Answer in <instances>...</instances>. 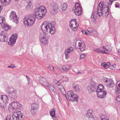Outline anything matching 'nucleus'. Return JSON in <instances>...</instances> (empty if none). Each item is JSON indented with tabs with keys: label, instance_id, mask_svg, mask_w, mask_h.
I'll list each match as a JSON object with an SVG mask.
<instances>
[{
	"label": "nucleus",
	"instance_id": "nucleus-1",
	"mask_svg": "<svg viewBox=\"0 0 120 120\" xmlns=\"http://www.w3.org/2000/svg\"><path fill=\"white\" fill-rule=\"evenodd\" d=\"M109 4L107 2L104 3L100 2L98 5L97 11L98 15L99 17L102 16L104 14L107 16L109 13Z\"/></svg>",
	"mask_w": 120,
	"mask_h": 120
},
{
	"label": "nucleus",
	"instance_id": "nucleus-2",
	"mask_svg": "<svg viewBox=\"0 0 120 120\" xmlns=\"http://www.w3.org/2000/svg\"><path fill=\"white\" fill-rule=\"evenodd\" d=\"M46 12L45 8L42 6L35 9L34 14L36 18L38 19H40L45 15Z\"/></svg>",
	"mask_w": 120,
	"mask_h": 120
},
{
	"label": "nucleus",
	"instance_id": "nucleus-3",
	"mask_svg": "<svg viewBox=\"0 0 120 120\" xmlns=\"http://www.w3.org/2000/svg\"><path fill=\"white\" fill-rule=\"evenodd\" d=\"M35 17L33 15L30 14L24 17L23 22L25 26H30L33 25L35 21Z\"/></svg>",
	"mask_w": 120,
	"mask_h": 120
},
{
	"label": "nucleus",
	"instance_id": "nucleus-4",
	"mask_svg": "<svg viewBox=\"0 0 120 120\" xmlns=\"http://www.w3.org/2000/svg\"><path fill=\"white\" fill-rule=\"evenodd\" d=\"M73 11L77 16H79L81 15L82 9L81 6L79 3H75V7L73 8Z\"/></svg>",
	"mask_w": 120,
	"mask_h": 120
},
{
	"label": "nucleus",
	"instance_id": "nucleus-5",
	"mask_svg": "<svg viewBox=\"0 0 120 120\" xmlns=\"http://www.w3.org/2000/svg\"><path fill=\"white\" fill-rule=\"evenodd\" d=\"M67 95L68 99L70 101L72 102L74 101H78V96L77 94H74L72 91H70L68 92L67 93Z\"/></svg>",
	"mask_w": 120,
	"mask_h": 120
},
{
	"label": "nucleus",
	"instance_id": "nucleus-6",
	"mask_svg": "<svg viewBox=\"0 0 120 120\" xmlns=\"http://www.w3.org/2000/svg\"><path fill=\"white\" fill-rule=\"evenodd\" d=\"M24 117L23 114L20 111L15 112L12 116L13 120H21Z\"/></svg>",
	"mask_w": 120,
	"mask_h": 120
},
{
	"label": "nucleus",
	"instance_id": "nucleus-7",
	"mask_svg": "<svg viewBox=\"0 0 120 120\" xmlns=\"http://www.w3.org/2000/svg\"><path fill=\"white\" fill-rule=\"evenodd\" d=\"M70 26L71 30L75 31L78 29V25L77 24L76 20L75 19L71 20L70 22Z\"/></svg>",
	"mask_w": 120,
	"mask_h": 120
},
{
	"label": "nucleus",
	"instance_id": "nucleus-8",
	"mask_svg": "<svg viewBox=\"0 0 120 120\" xmlns=\"http://www.w3.org/2000/svg\"><path fill=\"white\" fill-rule=\"evenodd\" d=\"M47 22H44L41 27V29L44 34H46L48 32L49 27L51 26L50 23H48L46 24Z\"/></svg>",
	"mask_w": 120,
	"mask_h": 120
},
{
	"label": "nucleus",
	"instance_id": "nucleus-9",
	"mask_svg": "<svg viewBox=\"0 0 120 120\" xmlns=\"http://www.w3.org/2000/svg\"><path fill=\"white\" fill-rule=\"evenodd\" d=\"M10 19L16 24L18 22V18L15 12L11 11L10 15Z\"/></svg>",
	"mask_w": 120,
	"mask_h": 120
},
{
	"label": "nucleus",
	"instance_id": "nucleus-10",
	"mask_svg": "<svg viewBox=\"0 0 120 120\" xmlns=\"http://www.w3.org/2000/svg\"><path fill=\"white\" fill-rule=\"evenodd\" d=\"M116 92L118 96L116 97V100L118 102L120 101V81H117L116 83Z\"/></svg>",
	"mask_w": 120,
	"mask_h": 120
},
{
	"label": "nucleus",
	"instance_id": "nucleus-11",
	"mask_svg": "<svg viewBox=\"0 0 120 120\" xmlns=\"http://www.w3.org/2000/svg\"><path fill=\"white\" fill-rule=\"evenodd\" d=\"M31 106V112L32 114H34L39 108L38 105V104L34 103L32 104Z\"/></svg>",
	"mask_w": 120,
	"mask_h": 120
},
{
	"label": "nucleus",
	"instance_id": "nucleus-12",
	"mask_svg": "<svg viewBox=\"0 0 120 120\" xmlns=\"http://www.w3.org/2000/svg\"><path fill=\"white\" fill-rule=\"evenodd\" d=\"M17 38V35L15 34L12 35L10 38L9 42H8V44L11 46H12L15 43Z\"/></svg>",
	"mask_w": 120,
	"mask_h": 120
},
{
	"label": "nucleus",
	"instance_id": "nucleus-13",
	"mask_svg": "<svg viewBox=\"0 0 120 120\" xmlns=\"http://www.w3.org/2000/svg\"><path fill=\"white\" fill-rule=\"evenodd\" d=\"M92 110L91 109L88 110L86 114V117L89 120H95V118L92 114Z\"/></svg>",
	"mask_w": 120,
	"mask_h": 120
},
{
	"label": "nucleus",
	"instance_id": "nucleus-14",
	"mask_svg": "<svg viewBox=\"0 0 120 120\" xmlns=\"http://www.w3.org/2000/svg\"><path fill=\"white\" fill-rule=\"evenodd\" d=\"M78 47H76V46L75 48L76 49H80V48L81 47V45H82V47L80 48V50L81 51H82L85 49V45L84 42H82L81 41L79 40L78 41Z\"/></svg>",
	"mask_w": 120,
	"mask_h": 120
},
{
	"label": "nucleus",
	"instance_id": "nucleus-15",
	"mask_svg": "<svg viewBox=\"0 0 120 120\" xmlns=\"http://www.w3.org/2000/svg\"><path fill=\"white\" fill-rule=\"evenodd\" d=\"M51 6L52 10L55 12H57L58 7V4L56 2H53L51 3Z\"/></svg>",
	"mask_w": 120,
	"mask_h": 120
},
{
	"label": "nucleus",
	"instance_id": "nucleus-16",
	"mask_svg": "<svg viewBox=\"0 0 120 120\" xmlns=\"http://www.w3.org/2000/svg\"><path fill=\"white\" fill-rule=\"evenodd\" d=\"M96 86L93 84H91L87 87V89L90 93H91L96 90Z\"/></svg>",
	"mask_w": 120,
	"mask_h": 120
},
{
	"label": "nucleus",
	"instance_id": "nucleus-17",
	"mask_svg": "<svg viewBox=\"0 0 120 120\" xmlns=\"http://www.w3.org/2000/svg\"><path fill=\"white\" fill-rule=\"evenodd\" d=\"M39 78V82L42 85L45 86L48 84L49 82L45 78L42 77H40Z\"/></svg>",
	"mask_w": 120,
	"mask_h": 120
},
{
	"label": "nucleus",
	"instance_id": "nucleus-18",
	"mask_svg": "<svg viewBox=\"0 0 120 120\" xmlns=\"http://www.w3.org/2000/svg\"><path fill=\"white\" fill-rule=\"evenodd\" d=\"M51 24V26H49V30L50 33L52 34H53L55 33V28L54 26L55 23H50Z\"/></svg>",
	"mask_w": 120,
	"mask_h": 120
},
{
	"label": "nucleus",
	"instance_id": "nucleus-19",
	"mask_svg": "<svg viewBox=\"0 0 120 120\" xmlns=\"http://www.w3.org/2000/svg\"><path fill=\"white\" fill-rule=\"evenodd\" d=\"M7 36V34L4 31H3L0 35V41L2 42H5L6 38Z\"/></svg>",
	"mask_w": 120,
	"mask_h": 120
},
{
	"label": "nucleus",
	"instance_id": "nucleus-20",
	"mask_svg": "<svg viewBox=\"0 0 120 120\" xmlns=\"http://www.w3.org/2000/svg\"><path fill=\"white\" fill-rule=\"evenodd\" d=\"M98 96L100 98H103L106 96L107 92L105 91H101L97 92Z\"/></svg>",
	"mask_w": 120,
	"mask_h": 120
},
{
	"label": "nucleus",
	"instance_id": "nucleus-21",
	"mask_svg": "<svg viewBox=\"0 0 120 120\" xmlns=\"http://www.w3.org/2000/svg\"><path fill=\"white\" fill-rule=\"evenodd\" d=\"M74 50V48L71 47H69L68 48L66 49L65 51V58L67 59L68 58V54L71 52L73 51Z\"/></svg>",
	"mask_w": 120,
	"mask_h": 120
},
{
	"label": "nucleus",
	"instance_id": "nucleus-22",
	"mask_svg": "<svg viewBox=\"0 0 120 120\" xmlns=\"http://www.w3.org/2000/svg\"><path fill=\"white\" fill-rule=\"evenodd\" d=\"M114 83L113 81L111 79H109L107 81H106V82H105V85L107 86L111 87L113 86Z\"/></svg>",
	"mask_w": 120,
	"mask_h": 120
},
{
	"label": "nucleus",
	"instance_id": "nucleus-23",
	"mask_svg": "<svg viewBox=\"0 0 120 120\" xmlns=\"http://www.w3.org/2000/svg\"><path fill=\"white\" fill-rule=\"evenodd\" d=\"M16 91L13 90L12 91H10L8 94V96L11 98H14L16 95Z\"/></svg>",
	"mask_w": 120,
	"mask_h": 120
},
{
	"label": "nucleus",
	"instance_id": "nucleus-24",
	"mask_svg": "<svg viewBox=\"0 0 120 120\" xmlns=\"http://www.w3.org/2000/svg\"><path fill=\"white\" fill-rule=\"evenodd\" d=\"M0 99L5 104L7 103L8 101V97L5 95H2L1 96L0 95Z\"/></svg>",
	"mask_w": 120,
	"mask_h": 120
},
{
	"label": "nucleus",
	"instance_id": "nucleus-25",
	"mask_svg": "<svg viewBox=\"0 0 120 120\" xmlns=\"http://www.w3.org/2000/svg\"><path fill=\"white\" fill-rule=\"evenodd\" d=\"M1 24L2 27L5 30L8 31L11 29V27L10 26L7 25L4 22H3Z\"/></svg>",
	"mask_w": 120,
	"mask_h": 120
},
{
	"label": "nucleus",
	"instance_id": "nucleus-26",
	"mask_svg": "<svg viewBox=\"0 0 120 120\" xmlns=\"http://www.w3.org/2000/svg\"><path fill=\"white\" fill-rule=\"evenodd\" d=\"M40 41L43 45H46L48 43V39L45 36H43L41 39Z\"/></svg>",
	"mask_w": 120,
	"mask_h": 120
},
{
	"label": "nucleus",
	"instance_id": "nucleus-27",
	"mask_svg": "<svg viewBox=\"0 0 120 120\" xmlns=\"http://www.w3.org/2000/svg\"><path fill=\"white\" fill-rule=\"evenodd\" d=\"M11 0H1L2 4L4 6L9 5L10 3Z\"/></svg>",
	"mask_w": 120,
	"mask_h": 120
},
{
	"label": "nucleus",
	"instance_id": "nucleus-28",
	"mask_svg": "<svg viewBox=\"0 0 120 120\" xmlns=\"http://www.w3.org/2000/svg\"><path fill=\"white\" fill-rule=\"evenodd\" d=\"M102 49H104L105 51L110 52L111 51L112 49V47L110 45H107L103 46L102 47Z\"/></svg>",
	"mask_w": 120,
	"mask_h": 120
},
{
	"label": "nucleus",
	"instance_id": "nucleus-29",
	"mask_svg": "<svg viewBox=\"0 0 120 120\" xmlns=\"http://www.w3.org/2000/svg\"><path fill=\"white\" fill-rule=\"evenodd\" d=\"M97 14L94 12H92L91 17V20L93 22H94L97 18Z\"/></svg>",
	"mask_w": 120,
	"mask_h": 120
},
{
	"label": "nucleus",
	"instance_id": "nucleus-30",
	"mask_svg": "<svg viewBox=\"0 0 120 120\" xmlns=\"http://www.w3.org/2000/svg\"><path fill=\"white\" fill-rule=\"evenodd\" d=\"M68 5L65 3L62 4L60 5L61 9L64 11H66L68 7Z\"/></svg>",
	"mask_w": 120,
	"mask_h": 120
},
{
	"label": "nucleus",
	"instance_id": "nucleus-31",
	"mask_svg": "<svg viewBox=\"0 0 120 120\" xmlns=\"http://www.w3.org/2000/svg\"><path fill=\"white\" fill-rule=\"evenodd\" d=\"M14 103L15 105H14V107L15 109H20L22 108V106L21 104L17 102L14 101Z\"/></svg>",
	"mask_w": 120,
	"mask_h": 120
},
{
	"label": "nucleus",
	"instance_id": "nucleus-32",
	"mask_svg": "<svg viewBox=\"0 0 120 120\" xmlns=\"http://www.w3.org/2000/svg\"><path fill=\"white\" fill-rule=\"evenodd\" d=\"M101 66L105 69H107L109 68L110 66V63L109 62L107 63H106L105 62L102 63L101 64Z\"/></svg>",
	"mask_w": 120,
	"mask_h": 120
},
{
	"label": "nucleus",
	"instance_id": "nucleus-33",
	"mask_svg": "<svg viewBox=\"0 0 120 120\" xmlns=\"http://www.w3.org/2000/svg\"><path fill=\"white\" fill-rule=\"evenodd\" d=\"M104 90V87L102 84L99 85L98 86L96 90L97 92H98L101 91H103Z\"/></svg>",
	"mask_w": 120,
	"mask_h": 120
},
{
	"label": "nucleus",
	"instance_id": "nucleus-34",
	"mask_svg": "<svg viewBox=\"0 0 120 120\" xmlns=\"http://www.w3.org/2000/svg\"><path fill=\"white\" fill-rule=\"evenodd\" d=\"M56 84L58 88L61 91H62L61 90L64 89L63 86L62 85L60 81H58L56 83Z\"/></svg>",
	"mask_w": 120,
	"mask_h": 120
},
{
	"label": "nucleus",
	"instance_id": "nucleus-35",
	"mask_svg": "<svg viewBox=\"0 0 120 120\" xmlns=\"http://www.w3.org/2000/svg\"><path fill=\"white\" fill-rule=\"evenodd\" d=\"M14 105H15L14 104V102H13L10 103L8 106V109L9 110H13L15 109Z\"/></svg>",
	"mask_w": 120,
	"mask_h": 120
},
{
	"label": "nucleus",
	"instance_id": "nucleus-36",
	"mask_svg": "<svg viewBox=\"0 0 120 120\" xmlns=\"http://www.w3.org/2000/svg\"><path fill=\"white\" fill-rule=\"evenodd\" d=\"M73 88L76 91H78L79 90V88L78 85L77 84L75 83H73L72 84Z\"/></svg>",
	"mask_w": 120,
	"mask_h": 120
},
{
	"label": "nucleus",
	"instance_id": "nucleus-37",
	"mask_svg": "<svg viewBox=\"0 0 120 120\" xmlns=\"http://www.w3.org/2000/svg\"><path fill=\"white\" fill-rule=\"evenodd\" d=\"M55 110L54 109H51L50 111V115L54 118H55Z\"/></svg>",
	"mask_w": 120,
	"mask_h": 120
},
{
	"label": "nucleus",
	"instance_id": "nucleus-38",
	"mask_svg": "<svg viewBox=\"0 0 120 120\" xmlns=\"http://www.w3.org/2000/svg\"><path fill=\"white\" fill-rule=\"evenodd\" d=\"M45 87H47V88L51 91H52L53 90H54V88L53 86L50 85L49 83Z\"/></svg>",
	"mask_w": 120,
	"mask_h": 120
},
{
	"label": "nucleus",
	"instance_id": "nucleus-39",
	"mask_svg": "<svg viewBox=\"0 0 120 120\" xmlns=\"http://www.w3.org/2000/svg\"><path fill=\"white\" fill-rule=\"evenodd\" d=\"M71 67V66L68 65H67L64 66V67H63L62 69L63 70L66 71L68 69H70Z\"/></svg>",
	"mask_w": 120,
	"mask_h": 120
},
{
	"label": "nucleus",
	"instance_id": "nucleus-40",
	"mask_svg": "<svg viewBox=\"0 0 120 120\" xmlns=\"http://www.w3.org/2000/svg\"><path fill=\"white\" fill-rule=\"evenodd\" d=\"M48 68L50 70V71L53 72H54L55 71L54 68V67L52 65H49L48 67Z\"/></svg>",
	"mask_w": 120,
	"mask_h": 120
},
{
	"label": "nucleus",
	"instance_id": "nucleus-41",
	"mask_svg": "<svg viewBox=\"0 0 120 120\" xmlns=\"http://www.w3.org/2000/svg\"><path fill=\"white\" fill-rule=\"evenodd\" d=\"M102 50L100 49L99 48L96 49H94V51L97 52H101L102 53Z\"/></svg>",
	"mask_w": 120,
	"mask_h": 120
},
{
	"label": "nucleus",
	"instance_id": "nucleus-42",
	"mask_svg": "<svg viewBox=\"0 0 120 120\" xmlns=\"http://www.w3.org/2000/svg\"><path fill=\"white\" fill-rule=\"evenodd\" d=\"M94 31V30L93 29L91 28H89L87 29L88 32H87L88 33H89V34L90 33H92Z\"/></svg>",
	"mask_w": 120,
	"mask_h": 120
},
{
	"label": "nucleus",
	"instance_id": "nucleus-43",
	"mask_svg": "<svg viewBox=\"0 0 120 120\" xmlns=\"http://www.w3.org/2000/svg\"><path fill=\"white\" fill-rule=\"evenodd\" d=\"M108 79L107 78L105 77H103L102 78V80L104 82V84H105V82H106V81H107Z\"/></svg>",
	"mask_w": 120,
	"mask_h": 120
},
{
	"label": "nucleus",
	"instance_id": "nucleus-44",
	"mask_svg": "<svg viewBox=\"0 0 120 120\" xmlns=\"http://www.w3.org/2000/svg\"><path fill=\"white\" fill-rule=\"evenodd\" d=\"M101 117V120H109L106 116H102Z\"/></svg>",
	"mask_w": 120,
	"mask_h": 120
},
{
	"label": "nucleus",
	"instance_id": "nucleus-45",
	"mask_svg": "<svg viewBox=\"0 0 120 120\" xmlns=\"http://www.w3.org/2000/svg\"><path fill=\"white\" fill-rule=\"evenodd\" d=\"M4 21V18L3 17L0 16V25Z\"/></svg>",
	"mask_w": 120,
	"mask_h": 120
},
{
	"label": "nucleus",
	"instance_id": "nucleus-46",
	"mask_svg": "<svg viewBox=\"0 0 120 120\" xmlns=\"http://www.w3.org/2000/svg\"><path fill=\"white\" fill-rule=\"evenodd\" d=\"M32 5V4H28L26 6V9L28 10H30L31 9V6Z\"/></svg>",
	"mask_w": 120,
	"mask_h": 120
},
{
	"label": "nucleus",
	"instance_id": "nucleus-47",
	"mask_svg": "<svg viewBox=\"0 0 120 120\" xmlns=\"http://www.w3.org/2000/svg\"><path fill=\"white\" fill-rule=\"evenodd\" d=\"M81 31L84 34H86V35H89V33H88L85 30H82Z\"/></svg>",
	"mask_w": 120,
	"mask_h": 120
},
{
	"label": "nucleus",
	"instance_id": "nucleus-48",
	"mask_svg": "<svg viewBox=\"0 0 120 120\" xmlns=\"http://www.w3.org/2000/svg\"><path fill=\"white\" fill-rule=\"evenodd\" d=\"M26 78L27 79L28 82V84H29L30 83V79L29 76L27 75L26 76Z\"/></svg>",
	"mask_w": 120,
	"mask_h": 120
},
{
	"label": "nucleus",
	"instance_id": "nucleus-49",
	"mask_svg": "<svg viewBox=\"0 0 120 120\" xmlns=\"http://www.w3.org/2000/svg\"><path fill=\"white\" fill-rule=\"evenodd\" d=\"M86 56L84 54H82L80 56V59H83Z\"/></svg>",
	"mask_w": 120,
	"mask_h": 120
},
{
	"label": "nucleus",
	"instance_id": "nucleus-50",
	"mask_svg": "<svg viewBox=\"0 0 120 120\" xmlns=\"http://www.w3.org/2000/svg\"><path fill=\"white\" fill-rule=\"evenodd\" d=\"M11 116L10 115H8L6 118V120H11Z\"/></svg>",
	"mask_w": 120,
	"mask_h": 120
},
{
	"label": "nucleus",
	"instance_id": "nucleus-51",
	"mask_svg": "<svg viewBox=\"0 0 120 120\" xmlns=\"http://www.w3.org/2000/svg\"><path fill=\"white\" fill-rule=\"evenodd\" d=\"M27 2L28 4H32V0H27Z\"/></svg>",
	"mask_w": 120,
	"mask_h": 120
},
{
	"label": "nucleus",
	"instance_id": "nucleus-52",
	"mask_svg": "<svg viewBox=\"0 0 120 120\" xmlns=\"http://www.w3.org/2000/svg\"><path fill=\"white\" fill-rule=\"evenodd\" d=\"M0 106L2 108H3L4 109H5L6 108V105H3L1 104L0 105Z\"/></svg>",
	"mask_w": 120,
	"mask_h": 120
},
{
	"label": "nucleus",
	"instance_id": "nucleus-53",
	"mask_svg": "<svg viewBox=\"0 0 120 120\" xmlns=\"http://www.w3.org/2000/svg\"><path fill=\"white\" fill-rule=\"evenodd\" d=\"M52 91H53L55 94H58V91L56 90L54 88V90H53Z\"/></svg>",
	"mask_w": 120,
	"mask_h": 120
},
{
	"label": "nucleus",
	"instance_id": "nucleus-54",
	"mask_svg": "<svg viewBox=\"0 0 120 120\" xmlns=\"http://www.w3.org/2000/svg\"><path fill=\"white\" fill-rule=\"evenodd\" d=\"M120 6V4L118 3H117L115 5V7L116 8H119Z\"/></svg>",
	"mask_w": 120,
	"mask_h": 120
},
{
	"label": "nucleus",
	"instance_id": "nucleus-55",
	"mask_svg": "<svg viewBox=\"0 0 120 120\" xmlns=\"http://www.w3.org/2000/svg\"><path fill=\"white\" fill-rule=\"evenodd\" d=\"M116 0H109V1H110L109 2V4L110 5H111L113 2L115 1Z\"/></svg>",
	"mask_w": 120,
	"mask_h": 120
},
{
	"label": "nucleus",
	"instance_id": "nucleus-56",
	"mask_svg": "<svg viewBox=\"0 0 120 120\" xmlns=\"http://www.w3.org/2000/svg\"><path fill=\"white\" fill-rule=\"evenodd\" d=\"M8 67L9 68H14V67H15V66H12L11 65H10V66H8Z\"/></svg>",
	"mask_w": 120,
	"mask_h": 120
},
{
	"label": "nucleus",
	"instance_id": "nucleus-57",
	"mask_svg": "<svg viewBox=\"0 0 120 120\" xmlns=\"http://www.w3.org/2000/svg\"><path fill=\"white\" fill-rule=\"evenodd\" d=\"M2 7L0 5V13L2 9Z\"/></svg>",
	"mask_w": 120,
	"mask_h": 120
},
{
	"label": "nucleus",
	"instance_id": "nucleus-58",
	"mask_svg": "<svg viewBox=\"0 0 120 120\" xmlns=\"http://www.w3.org/2000/svg\"><path fill=\"white\" fill-rule=\"evenodd\" d=\"M105 53L107 54L108 53H107L106 52H104V51H102V53L103 54V53Z\"/></svg>",
	"mask_w": 120,
	"mask_h": 120
},
{
	"label": "nucleus",
	"instance_id": "nucleus-59",
	"mask_svg": "<svg viewBox=\"0 0 120 120\" xmlns=\"http://www.w3.org/2000/svg\"><path fill=\"white\" fill-rule=\"evenodd\" d=\"M63 94L64 95V96H65V98H66V93H65L64 94Z\"/></svg>",
	"mask_w": 120,
	"mask_h": 120
},
{
	"label": "nucleus",
	"instance_id": "nucleus-60",
	"mask_svg": "<svg viewBox=\"0 0 120 120\" xmlns=\"http://www.w3.org/2000/svg\"><path fill=\"white\" fill-rule=\"evenodd\" d=\"M114 59H115L117 60H118V59L116 57H114Z\"/></svg>",
	"mask_w": 120,
	"mask_h": 120
},
{
	"label": "nucleus",
	"instance_id": "nucleus-61",
	"mask_svg": "<svg viewBox=\"0 0 120 120\" xmlns=\"http://www.w3.org/2000/svg\"><path fill=\"white\" fill-rule=\"evenodd\" d=\"M112 66L113 67H115L116 66L115 64H114L112 65Z\"/></svg>",
	"mask_w": 120,
	"mask_h": 120
},
{
	"label": "nucleus",
	"instance_id": "nucleus-62",
	"mask_svg": "<svg viewBox=\"0 0 120 120\" xmlns=\"http://www.w3.org/2000/svg\"><path fill=\"white\" fill-rule=\"evenodd\" d=\"M81 72H80V71H78L77 72V73L76 74H79V73H80Z\"/></svg>",
	"mask_w": 120,
	"mask_h": 120
},
{
	"label": "nucleus",
	"instance_id": "nucleus-63",
	"mask_svg": "<svg viewBox=\"0 0 120 120\" xmlns=\"http://www.w3.org/2000/svg\"><path fill=\"white\" fill-rule=\"evenodd\" d=\"M118 52L120 54V49L119 50Z\"/></svg>",
	"mask_w": 120,
	"mask_h": 120
},
{
	"label": "nucleus",
	"instance_id": "nucleus-64",
	"mask_svg": "<svg viewBox=\"0 0 120 120\" xmlns=\"http://www.w3.org/2000/svg\"><path fill=\"white\" fill-rule=\"evenodd\" d=\"M82 45H81V47H80V48H81V47H82Z\"/></svg>",
	"mask_w": 120,
	"mask_h": 120
}]
</instances>
